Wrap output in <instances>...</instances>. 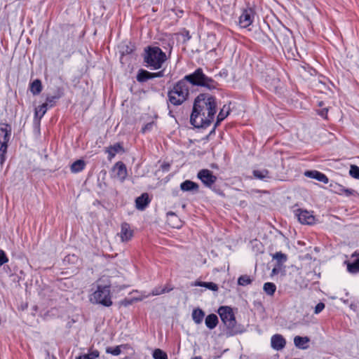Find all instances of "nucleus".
I'll use <instances>...</instances> for the list:
<instances>
[{
  "mask_svg": "<svg viewBox=\"0 0 359 359\" xmlns=\"http://www.w3.org/2000/svg\"><path fill=\"white\" fill-rule=\"evenodd\" d=\"M217 106L216 99L211 95L207 93L198 95L194 102L190 117L191 123L196 128L208 126L215 118Z\"/></svg>",
  "mask_w": 359,
  "mask_h": 359,
  "instance_id": "f257e3e1",
  "label": "nucleus"
},
{
  "mask_svg": "<svg viewBox=\"0 0 359 359\" xmlns=\"http://www.w3.org/2000/svg\"><path fill=\"white\" fill-rule=\"evenodd\" d=\"M167 60L165 53L157 46H149L145 49L144 61L151 69H159Z\"/></svg>",
  "mask_w": 359,
  "mask_h": 359,
  "instance_id": "f03ea898",
  "label": "nucleus"
},
{
  "mask_svg": "<svg viewBox=\"0 0 359 359\" xmlns=\"http://www.w3.org/2000/svg\"><path fill=\"white\" fill-rule=\"evenodd\" d=\"M110 283L100 280L97 283L96 290L91 294L90 300L93 303L110 306L112 304L110 292Z\"/></svg>",
  "mask_w": 359,
  "mask_h": 359,
  "instance_id": "7ed1b4c3",
  "label": "nucleus"
},
{
  "mask_svg": "<svg viewBox=\"0 0 359 359\" xmlns=\"http://www.w3.org/2000/svg\"><path fill=\"white\" fill-rule=\"evenodd\" d=\"M190 91V85L188 82L183 79L180 80L168 92L170 102L175 106L182 104L188 99Z\"/></svg>",
  "mask_w": 359,
  "mask_h": 359,
  "instance_id": "20e7f679",
  "label": "nucleus"
},
{
  "mask_svg": "<svg viewBox=\"0 0 359 359\" xmlns=\"http://www.w3.org/2000/svg\"><path fill=\"white\" fill-rule=\"evenodd\" d=\"M182 79L188 82L190 88L194 86H203L209 89L215 88V82L208 77L201 68L197 69L192 74L186 75Z\"/></svg>",
  "mask_w": 359,
  "mask_h": 359,
  "instance_id": "39448f33",
  "label": "nucleus"
},
{
  "mask_svg": "<svg viewBox=\"0 0 359 359\" xmlns=\"http://www.w3.org/2000/svg\"><path fill=\"white\" fill-rule=\"evenodd\" d=\"M11 135V127L5 125L0 128V165H3L6 161L8 142Z\"/></svg>",
  "mask_w": 359,
  "mask_h": 359,
  "instance_id": "423d86ee",
  "label": "nucleus"
},
{
  "mask_svg": "<svg viewBox=\"0 0 359 359\" xmlns=\"http://www.w3.org/2000/svg\"><path fill=\"white\" fill-rule=\"evenodd\" d=\"M218 313L221 320L225 325L228 327H232L234 326L236 320L233 311L230 307L221 306L218 310Z\"/></svg>",
  "mask_w": 359,
  "mask_h": 359,
  "instance_id": "0eeeda50",
  "label": "nucleus"
},
{
  "mask_svg": "<svg viewBox=\"0 0 359 359\" xmlns=\"http://www.w3.org/2000/svg\"><path fill=\"white\" fill-rule=\"evenodd\" d=\"M294 215L301 224L311 225L315 222V217L308 210L297 209L294 211Z\"/></svg>",
  "mask_w": 359,
  "mask_h": 359,
  "instance_id": "6e6552de",
  "label": "nucleus"
},
{
  "mask_svg": "<svg viewBox=\"0 0 359 359\" xmlns=\"http://www.w3.org/2000/svg\"><path fill=\"white\" fill-rule=\"evenodd\" d=\"M255 19V12L252 8H248L243 11L239 18V25L243 28L249 27Z\"/></svg>",
  "mask_w": 359,
  "mask_h": 359,
  "instance_id": "1a4fd4ad",
  "label": "nucleus"
},
{
  "mask_svg": "<svg viewBox=\"0 0 359 359\" xmlns=\"http://www.w3.org/2000/svg\"><path fill=\"white\" fill-rule=\"evenodd\" d=\"M198 177L208 187H210L217 180V177L210 170L207 169L200 170L198 173Z\"/></svg>",
  "mask_w": 359,
  "mask_h": 359,
  "instance_id": "9d476101",
  "label": "nucleus"
},
{
  "mask_svg": "<svg viewBox=\"0 0 359 359\" xmlns=\"http://www.w3.org/2000/svg\"><path fill=\"white\" fill-rule=\"evenodd\" d=\"M112 172L115 177L123 182L127 177V169L122 162H117L113 167Z\"/></svg>",
  "mask_w": 359,
  "mask_h": 359,
  "instance_id": "9b49d317",
  "label": "nucleus"
},
{
  "mask_svg": "<svg viewBox=\"0 0 359 359\" xmlns=\"http://www.w3.org/2000/svg\"><path fill=\"white\" fill-rule=\"evenodd\" d=\"M163 76V71H160L156 73H151L144 69H140L137 75V80L139 82H144L148 79H154L156 77H162Z\"/></svg>",
  "mask_w": 359,
  "mask_h": 359,
  "instance_id": "f8f14e48",
  "label": "nucleus"
},
{
  "mask_svg": "<svg viewBox=\"0 0 359 359\" xmlns=\"http://www.w3.org/2000/svg\"><path fill=\"white\" fill-rule=\"evenodd\" d=\"M286 341L285 338L279 334L273 335L271 338V346L276 351H280L285 346Z\"/></svg>",
  "mask_w": 359,
  "mask_h": 359,
  "instance_id": "ddd939ff",
  "label": "nucleus"
},
{
  "mask_svg": "<svg viewBox=\"0 0 359 359\" xmlns=\"http://www.w3.org/2000/svg\"><path fill=\"white\" fill-rule=\"evenodd\" d=\"M122 242H126L131 239L133 237V231L129 224L124 223L121 224V231L118 233Z\"/></svg>",
  "mask_w": 359,
  "mask_h": 359,
  "instance_id": "4468645a",
  "label": "nucleus"
},
{
  "mask_svg": "<svg viewBox=\"0 0 359 359\" xmlns=\"http://www.w3.org/2000/svg\"><path fill=\"white\" fill-rule=\"evenodd\" d=\"M305 175L306 177H309L310 178L315 179L319 182H323L325 184L328 183V178L327 176L317 170H312V171H306L305 172Z\"/></svg>",
  "mask_w": 359,
  "mask_h": 359,
  "instance_id": "2eb2a0df",
  "label": "nucleus"
},
{
  "mask_svg": "<svg viewBox=\"0 0 359 359\" xmlns=\"http://www.w3.org/2000/svg\"><path fill=\"white\" fill-rule=\"evenodd\" d=\"M167 222L173 228L178 229L182 226V221L174 212L167 213Z\"/></svg>",
  "mask_w": 359,
  "mask_h": 359,
  "instance_id": "dca6fc26",
  "label": "nucleus"
},
{
  "mask_svg": "<svg viewBox=\"0 0 359 359\" xmlns=\"http://www.w3.org/2000/svg\"><path fill=\"white\" fill-rule=\"evenodd\" d=\"M310 339L307 337L296 336L294 338V344L296 347L300 349H306L309 347Z\"/></svg>",
  "mask_w": 359,
  "mask_h": 359,
  "instance_id": "f3484780",
  "label": "nucleus"
},
{
  "mask_svg": "<svg viewBox=\"0 0 359 359\" xmlns=\"http://www.w3.org/2000/svg\"><path fill=\"white\" fill-rule=\"evenodd\" d=\"M124 151L123 147L119 143L114 144L107 148L106 152L109 154V158L111 160L116 154L123 153Z\"/></svg>",
  "mask_w": 359,
  "mask_h": 359,
  "instance_id": "a211bd4d",
  "label": "nucleus"
},
{
  "mask_svg": "<svg viewBox=\"0 0 359 359\" xmlns=\"http://www.w3.org/2000/svg\"><path fill=\"white\" fill-rule=\"evenodd\" d=\"M253 175L255 178L267 182L272 178L269 171L266 169L255 170L253 171Z\"/></svg>",
  "mask_w": 359,
  "mask_h": 359,
  "instance_id": "6ab92c4d",
  "label": "nucleus"
},
{
  "mask_svg": "<svg viewBox=\"0 0 359 359\" xmlns=\"http://www.w3.org/2000/svg\"><path fill=\"white\" fill-rule=\"evenodd\" d=\"M136 207L138 210H144L149 203V198L147 194H143L139 196L136 201Z\"/></svg>",
  "mask_w": 359,
  "mask_h": 359,
  "instance_id": "aec40b11",
  "label": "nucleus"
},
{
  "mask_svg": "<svg viewBox=\"0 0 359 359\" xmlns=\"http://www.w3.org/2000/svg\"><path fill=\"white\" fill-rule=\"evenodd\" d=\"M180 188L184 191H197L198 185L190 180H186L180 184Z\"/></svg>",
  "mask_w": 359,
  "mask_h": 359,
  "instance_id": "412c9836",
  "label": "nucleus"
},
{
  "mask_svg": "<svg viewBox=\"0 0 359 359\" xmlns=\"http://www.w3.org/2000/svg\"><path fill=\"white\" fill-rule=\"evenodd\" d=\"M205 323L209 329L212 330L218 323V318L215 314H210L205 318Z\"/></svg>",
  "mask_w": 359,
  "mask_h": 359,
  "instance_id": "4be33fe9",
  "label": "nucleus"
},
{
  "mask_svg": "<svg viewBox=\"0 0 359 359\" xmlns=\"http://www.w3.org/2000/svg\"><path fill=\"white\" fill-rule=\"evenodd\" d=\"M347 266V271L351 273H357L359 272V257L353 262H344Z\"/></svg>",
  "mask_w": 359,
  "mask_h": 359,
  "instance_id": "5701e85b",
  "label": "nucleus"
},
{
  "mask_svg": "<svg viewBox=\"0 0 359 359\" xmlns=\"http://www.w3.org/2000/svg\"><path fill=\"white\" fill-rule=\"evenodd\" d=\"M204 316H205L204 312L200 309H194L192 312L193 320L196 324H200L202 323Z\"/></svg>",
  "mask_w": 359,
  "mask_h": 359,
  "instance_id": "b1692460",
  "label": "nucleus"
},
{
  "mask_svg": "<svg viewBox=\"0 0 359 359\" xmlns=\"http://www.w3.org/2000/svg\"><path fill=\"white\" fill-rule=\"evenodd\" d=\"M229 106L224 105L222 107L217 116L216 125L219 124L229 115Z\"/></svg>",
  "mask_w": 359,
  "mask_h": 359,
  "instance_id": "393cba45",
  "label": "nucleus"
},
{
  "mask_svg": "<svg viewBox=\"0 0 359 359\" xmlns=\"http://www.w3.org/2000/svg\"><path fill=\"white\" fill-rule=\"evenodd\" d=\"M42 90L41 82L39 79L34 80L30 86V90L34 95H38Z\"/></svg>",
  "mask_w": 359,
  "mask_h": 359,
  "instance_id": "a878e982",
  "label": "nucleus"
},
{
  "mask_svg": "<svg viewBox=\"0 0 359 359\" xmlns=\"http://www.w3.org/2000/svg\"><path fill=\"white\" fill-rule=\"evenodd\" d=\"M193 285L205 287L212 291H217L218 290V286L212 282H196L194 284H193Z\"/></svg>",
  "mask_w": 359,
  "mask_h": 359,
  "instance_id": "bb28decb",
  "label": "nucleus"
},
{
  "mask_svg": "<svg viewBox=\"0 0 359 359\" xmlns=\"http://www.w3.org/2000/svg\"><path fill=\"white\" fill-rule=\"evenodd\" d=\"M85 162L83 160H77L71 165V170L72 172H79L83 170L85 167Z\"/></svg>",
  "mask_w": 359,
  "mask_h": 359,
  "instance_id": "cd10ccee",
  "label": "nucleus"
},
{
  "mask_svg": "<svg viewBox=\"0 0 359 359\" xmlns=\"http://www.w3.org/2000/svg\"><path fill=\"white\" fill-rule=\"evenodd\" d=\"M47 103H43L41 106H39L37 108H36L34 114L36 118L40 120L44 116L47 111Z\"/></svg>",
  "mask_w": 359,
  "mask_h": 359,
  "instance_id": "c85d7f7f",
  "label": "nucleus"
},
{
  "mask_svg": "<svg viewBox=\"0 0 359 359\" xmlns=\"http://www.w3.org/2000/svg\"><path fill=\"white\" fill-rule=\"evenodd\" d=\"M99 356V351L97 350H91L88 353L79 355L77 359H95Z\"/></svg>",
  "mask_w": 359,
  "mask_h": 359,
  "instance_id": "c756f323",
  "label": "nucleus"
},
{
  "mask_svg": "<svg viewBox=\"0 0 359 359\" xmlns=\"http://www.w3.org/2000/svg\"><path fill=\"white\" fill-rule=\"evenodd\" d=\"M264 291L269 295H273L276 290V286L273 283H266L263 287Z\"/></svg>",
  "mask_w": 359,
  "mask_h": 359,
  "instance_id": "7c9ffc66",
  "label": "nucleus"
},
{
  "mask_svg": "<svg viewBox=\"0 0 359 359\" xmlns=\"http://www.w3.org/2000/svg\"><path fill=\"white\" fill-rule=\"evenodd\" d=\"M252 283V279L249 276L243 275L238 278V284L241 286H246Z\"/></svg>",
  "mask_w": 359,
  "mask_h": 359,
  "instance_id": "2f4dec72",
  "label": "nucleus"
},
{
  "mask_svg": "<svg viewBox=\"0 0 359 359\" xmlns=\"http://www.w3.org/2000/svg\"><path fill=\"white\" fill-rule=\"evenodd\" d=\"M153 358L154 359H168L166 353L159 348H156L154 351Z\"/></svg>",
  "mask_w": 359,
  "mask_h": 359,
  "instance_id": "473e14b6",
  "label": "nucleus"
},
{
  "mask_svg": "<svg viewBox=\"0 0 359 359\" xmlns=\"http://www.w3.org/2000/svg\"><path fill=\"white\" fill-rule=\"evenodd\" d=\"M272 257L279 263H284L287 261V255L281 252H276L272 255Z\"/></svg>",
  "mask_w": 359,
  "mask_h": 359,
  "instance_id": "72a5a7b5",
  "label": "nucleus"
},
{
  "mask_svg": "<svg viewBox=\"0 0 359 359\" xmlns=\"http://www.w3.org/2000/svg\"><path fill=\"white\" fill-rule=\"evenodd\" d=\"M133 50V46H129L128 45H126V43H123L120 46V51L122 55L129 54L132 53Z\"/></svg>",
  "mask_w": 359,
  "mask_h": 359,
  "instance_id": "f704fd0d",
  "label": "nucleus"
},
{
  "mask_svg": "<svg viewBox=\"0 0 359 359\" xmlns=\"http://www.w3.org/2000/svg\"><path fill=\"white\" fill-rule=\"evenodd\" d=\"M349 174L351 177L359 179V167L357 165H353L351 166Z\"/></svg>",
  "mask_w": 359,
  "mask_h": 359,
  "instance_id": "c9c22d12",
  "label": "nucleus"
},
{
  "mask_svg": "<svg viewBox=\"0 0 359 359\" xmlns=\"http://www.w3.org/2000/svg\"><path fill=\"white\" fill-rule=\"evenodd\" d=\"M170 290H168L166 287H159L154 288L151 294L153 296L159 295L161 294H163L165 292H168Z\"/></svg>",
  "mask_w": 359,
  "mask_h": 359,
  "instance_id": "e433bc0d",
  "label": "nucleus"
},
{
  "mask_svg": "<svg viewBox=\"0 0 359 359\" xmlns=\"http://www.w3.org/2000/svg\"><path fill=\"white\" fill-rule=\"evenodd\" d=\"M107 353H111L114 355H118L121 353L120 346H116L115 348H107L106 350Z\"/></svg>",
  "mask_w": 359,
  "mask_h": 359,
  "instance_id": "4c0bfd02",
  "label": "nucleus"
},
{
  "mask_svg": "<svg viewBox=\"0 0 359 359\" xmlns=\"http://www.w3.org/2000/svg\"><path fill=\"white\" fill-rule=\"evenodd\" d=\"M8 262V259L6 257L5 252L2 250H0V266L7 263Z\"/></svg>",
  "mask_w": 359,
  "mask_h": 359,
  "instance_id": "58836bf2",
  "label": "nucleus"
},
{
  "mask_svg": "<svg viewBox=\"0 0 359 359\" xmlns=\"http://www.w3.org/2000/svg\"><path fill=\"white\" fill-rule=\"evenodd\" d=\"M353 190L345 189L344 187H340L339 189V193L340 194H344L346 196H350L353 194Z\"/></svg>",
  "mask_w": 359,
  "mask_h": 359,
  "instance_id": "ea45409f",
  "label": "nucleus"
},
{
  "mask_svg": "<svg viewBox=\"0 0 359 359\" xmlns=\"http://www.w3.org/2000/svg\"><path fill=\"white\" fill-rule=\"evenodd\" d=\"M353 190L345 189L344 187H340L339 189V193L340 194H344L346 196H350L353 194Z\"/></svg>",
  "mask_w": 359,
  "mask_h": 359,
  "instance_id": "a19ab883",
  "label": "nucleus"
},
{
  "mask_svg": "<svg viewBox=\"0 0 359 359\" xmlns=\"http://www.w3.org/2000/svg\"><path fill=\"white\" fill-rule=\"evenodd\" d=\"M325 308V304L322 302L318 303L315 307V313L318 314L320 313Z\"/></svg>",
  "mask_w": 359,
  "mask_h": 359,
  "instance_id": "79ce46f5",
  "label": "nucleus"
},
{
  "mask_svg": "<svg viewBox=\"0 0 359 359\" xmlns=\"http://www.w3.org/2000/svg\"><path fill=\"white\" fill-rule=\"evenodd\" d=\"M154 126V123L153 122H151V123H147V125H145L143 128H142V131L143 133H145L148 130H151L152 127Z\"/></svg>",
  "mask_w": 359,
  "mask_h": 359,
  "instance_id": "37998d69",
  "label": "nucleus"
},
{
  "mask_svg": "<svg viewBox=\"0 0 359 359\" xmlns=\"http://www.w3.org/2000/svg\"><path fill=\"white\" fill-rule=\"evenodd\" d=\"M327 109H324L320 112V115L324 118H326Z\"/></svg>",
  "mask_w": 359,
  "mask_h": 359,
  "instance_id": "c03bdc74",
  "label": "nucleus"
},
{
  "mask_svg": "<svg viewBox=\"0 0 359 359\" xmlns=\"http://www.w3.org/2000/svg\"><path fill=\"white\" fill-rule=\"evenodd\" d=\"M55 97H47L46 100L48 102H52L54 101Z\"/></svg>",
  "mask_w": 359,
  "mask_h": 359,
  "instance_id": "a18cd8bd",
  "label": "nucleus"
},
{
  "mask_svg": "<svg viewBox=\"0 0 359 359\" xmlns=\"http://www.w3.org/2000/svg\"><path fill=\"white\" fill-rule=\"evenodd\" d=\"M355 305H353V304H351V305H350V308H351V309H353V310H355Z\"/></svg>",
  "mask_w": 359,
  "mask_h": 359,
  "instance_id": "49530a36",
  "label": "nucleus"
},
{
  "mask_svg": "<svg viewBox=\"0 0 359 359\" xmlns=\"http://www.w3.org/2000/svg\"><path fill=\"white\" fill-rule=\"evenodd\" d=\"M192 359H201V358L200 357H195V358H194Z\"/></svg>",
  "mask_w": 359,
  "mask_h": 359,
  "instance_id": "de8ad7c7",
  "label": "nucleus"
},
{
  "mask_svg": "<svg viewBox=\"0 0 359 359\" xmlns=\"http://www.w3.org/2000/svg\"><path fill=\"white\" fill-rule=\"evenodd\" d=\"M344 303H347V300H342Z\"/></svg>",
  "mask_w": 359,
  "mask_h": 359,
  "instance_id": "09e8293b",
  "label": "nucleus"
}]
</instances>
